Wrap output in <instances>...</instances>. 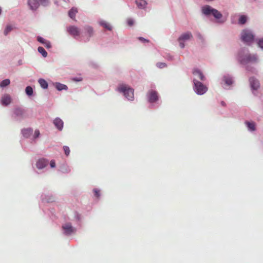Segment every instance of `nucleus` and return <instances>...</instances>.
Masks as SVG:
<instances>
[{"instance_id":"obj_39","label":"nucleus","mask_w":263,"mask_h":263,"mask_svg":"<svg viewBox=\"0 0 263 263\" xmlns=\"http://www.w3.org/2000/svg\"><path fill=\"white\" fill-rule=\"evenodd\" d=\"M63 149L64 151V154L66 157H68L70 152V150L69 147L68 146L64 145L63 146Z\"/></svg>"},{"instance_id":"obj_13","label":"nucleus","mask_w":263,"mask_h":263,"mask_svg":"<svg viewBox=\"0 0 263 263\" xmlns=\"http://www.w3.org/2000/svg\"><path fill=\"white\" fill-rule=\"evenodd\" d=\"M66 31L69 35L73 36L74 39H77L78 37L81 38V31L78 27L74 25H70L66 28Z\"/></svg>"},{"instance_id":"obj_18","label":"nucleus","mask_w":263,"mask_h":263,"mask_svg":"<svg viewBox=\"0 0 263 263\" xmlns=\"http://www.w3.org/2000/svg\"><path fill=\"white\" fill-rule=\"evenodd\" d=\"M193 74L196 78L200 79L201 81H205L206 78L203 74L202 71L198 68H194L192 70Z\"/></svg>"},{"instance_id":"obj_2","label":"nucleus","mask_w":263,"mask_h":263,"mask_svg":"<svg viewBox=\"0 0 263 263\" xmlns=\"http://www.w3.org/2000/svg\"><path fill=\"white\" fill-rule=\"evenodd\" d=\"M201 13L205 17H209L213 16L219 24H223L226 21V18L223 17L222 13L212 6L205 5L201 7Z\"/></svg>"},{"instance_id":"obj_28","label":"nucleus","mask_w":263,"mask_h":263,"mask_svg":"<svg viewBox=\"0 0 263 263\" xmlns=\"http://www.w3.org/2000/svg\"><path fill=\"white\" fill-rule=\"evenodd\" d=\"M248 19L249 17L247 15H240L238 20V24L240 25H243L247 22Z\"/></svg>"},{"instance_id":"obj_29","label":"nucleus","mask_w":263,"mask_h":263,"mask_svg":"<svg viewBox=\"0 0 263 263\" xmlns=\"http://www.w3.org/2000/svg\"><path fill=\"white\" fill-rule=\"evenodd\" d=\"M78 12V9L76 7H72L68 12V16L72 20H75L76 15Z\"/></svg>"},{"instance_id":"obj_25","label":"nucleus","mask_w":263,"mask_h":263,"mask_svg":"<svg viewBox=\"0 0 263 263\" xmlns=\"http://www.w3.org/2000/svg\"><path fill=\"white\" fill-rule=\"evenodd\" d=\"M245 124L249 131L252 132L256 130V124L254 122L246 121Z\"/></svg>"},{"instance_id":"obj_16","label":"nucleus","mask_w":263,"mask_h":263,"mask_svg":"<svg viewBox=\"0 0 263 263\" xmlns=\"http://www.w3.org/2000/svg\"><path fill=\"white\" fill-rule=\"evenodd\" d=\"M49 164V161L46 158H42L39 159L35 163L36 168L39 170H42L46 167Z\"/></svg>"},{"instance_id":"obj_23","label":"nucleus","mask_w":263,"mask_h":263,"mask_svg":"<svg viewBox=\"0 0 263 263\" xmlns=\"http://www.w3.org/2000/svg\"><path fill=\"white\" fill-rule=\"evenodd\" d=\"M59 171L62 173L68 174L70 172L71 170L67 164L64 163L59 166Z\"/></svg>"},{"instance_id":"obj_8","label":"nucleus","mask_w":263,"mask_h":263,"mask_svg":"<svg viewBox=\"0 0 263 263\" xmlns=\"http://www.w3.org/2000/svg\"><path fill=\"white\" fill-rule=\"evenodd\" d=\"M50 4L49 0H28L27 5L29 9L33 12L36 11L40 5L47 7Z\"/></svg>"},{"instance_id":"obj_26","label":"nucleus","mask_w":263,"mask_h":263,"mask_svg":"<svg viewBox=\"0 0 263 263\" xmlns=\"http://www.w3.org/2000/svg\"><path fill=\"white\" fill-rule=\"evenodd\" d=\"M135 3L137 7L141 9H145L147 5V2L146 0H136Z\"/></svg>"},{"instance_id":"obj_5","label":"nucleus","mask_w":263,"mask_h":263,"mask_svg":"<svg viewBox=\"0 0 263 263\" xmlns=\"http://www.w3.org/2000/svg\"><path fill=\"white\" fill-rule=\"evenodd\" d=\"M255 35L253 31L249 29H243L240 33V40L242 43L248 46H251L256 43Z\"/></svg>"},{"instance_id":"obj_41","label":"nucleus","mask_w":263,"mask_h":263,"mask_svg":"<svg viewBox=\"0 0 263 263\" xmlns=\"http://www.w3.org/2000/svg\"><path fill=\"white\" fill-rule=\"evenodd\" d=\"M36 40L38 42L43 45L47 40L41 36H37L36 37Z\"/></svg>"},{"instance_id":"obj_19","label":"nucleus","mask_w":263,"mask_h":263,"mask_svg":"<svg viewBox=\"0 0 263 263\" xmlns=\"http://www.w3.org/2000/svg\"><path fill=\"white\" fill-rule=\"evenodd\" d=\"M55 128L59 131L61 132L63 130L64 127V122L59 117H56L52 122Z\"/></svg>"},{"instance_id":"obj_27","label":"nucleus","mask_w":263,"mask_h":263,"mask_svg":"<svg viewBox=\"0 0 263 263\" xmlns=\"http://www.w3.org/2000/svg\"><path fill=\"white\" fill-rule=\"evenodd\" d=\"M74 218L76 221L78 226L81 227L82 222V216L77 212H74Z\"/></svg>"},{"instance_id":"obj_40","label":"nucleus","mask_w":263,"mask_h":263,"mask_svg":"<svg viewBox=\"0 0 263 263\" xmlns=\"http://www.w3.org/2000/svg\"><path fill=\"white\" fill-rule=\"evenodd\" d=\"M137 39L143 44L148 43L150 42L149 40L146 39L144 37L141 36L138 37Z\"/></svg>"},{"instance_id":"obj_37","label":"nucleus","mask_w":263,"mask_h":263,"mask_svg":"<svg viewBox=\"0 0 263 263\" xmlns=\"http://www.w3.org/2000/svg\"><path fill=\"white\" fill-rule=\"evenodd\" d=\"M13 29V28L11 25H7L4 31V34L5 35L7 36Z\"/></svg>"},{"instance_id":"obj_46","label":"nucleus","mask_w":263,"mask_h":263,"mask_svg":"<svg viewBox=\"0 0 263 263\" xmlns=\"http://www.w3.org/2000/svg\"><path fill=\"white\" fill-rule=\"evenodd\" d=\"M127 23L129 26H132L134 24V20L132 18H128L127 21Z\"/></svg>"},{"instance_id":"obj_35","label":"nucleus","mask_w":263,"mask_h":263,"mask_svg":"<svg viewBox=\"0 0 263 263\" xmlns=\"http://www.w3.org/2000/svg\"><path fill=\"white\" fill-rule=\"evenodd\" d=\"M38 52L42 54L44 58H46L48 55V53L46 50L42 46H39L37 48Z\"/></svg>"},{"instance_id":"obj_14","label":"nucleus","mask_w":263,"mask_h":263,"mask_svg":"<svg viewBox=\"0 0 263 263\" xmlns=\"http://www.w3.org/2000/svg\"><path fill=\"white\" fill-rule=\"evenodd\" d=\"M249 53L248 49L246 48H241L238 51L237 53V60L241 64L243 65Z\"/></svg>"},{"instance_id":"obj_10","label":"nucleus","mask_w":263,"mask_h":263,"mask_svg":"<svg viewBox=\"0 0 263 263\" xmlns=\"http://www.w3.org/2000/svg\"><path fill=\"white\" fill-rule=\"evenodd\" d=\"M147 102L150 104L149 107L153 108L155 105L154 103H156L159 100L160 97L158 92L154 90H149L146 94Z\"/></svg>"},{"instance_id":"obj_20","label":"nucleus","mask_w":263,"mask_h":263,"mask_svg":"<svg viewBox=\"0 0 263 263\" xmlns=\"http://www.w3.org/2000/svg\"><path fill=\"white\" fill-rule=\"evenodd\" d=\"M222 81L227 86H231L234 83L233 77L229 73H226L222 76Z\"/></svg>"},{"instance_id":"obj_7","label":"nucleus","mask_w":263,"mask_h":263,"mask_svg":"<svg viewBox=\"0 0 263 263\" xmlns=\"http://www.w3.org/2000/svg\"><path fill=\"white\" fill-rule=\"evenodd\" d=\"M61 231L64 236L69 237L75 234L77 229L73 227L70 222H66L62 224Z\"/></svg>"},{"instance_id":"obj_34","label":"nucleus","mask_w":263,"mask_h":263,"mask_svg":"<svg viewBox=\"0 0 263 263\" xmlns=\"http://www.w3.org/2000/svg\"><path fill=\"white\" fill-rule=\"evenodd\" d=\"M25 91L26 95L29 97L34 95V90L31 86H26Z\"/></svg>"},{"instance_id":"obj_42","label":"nucleus","mask_w":263,"mask_h":263,"mask_svg":"<svg viewBox=\"0 0 263 263\" xmlns=\"http://www.w3.org/2000/svg\"><path fill=\"white\" fill-rule=\"evenodd\" d=\"M156 66L158 68L162 69L167 66V64L164 62H158L156 64Z\"/></svg>"},{"instance_id":"obj_38","label":"nucleus","mask_w":263,"mask_h":263,"mask_svg":"<svg viewBox=\"0 0 263 263\" xmlns=\"http://www.w3.org/2000/svg\"><path fill=\"white\" fill-rule=\"evenodd\" d=\"M92 191L94 194V196L97 199H99L101 196L100 190L97 188H94Z\"/></svg>"},{"instance_id":"obj_15","label":"nucleus","mask_w":263,"mask_h":263,"mask_svg":"<svg viewBox=\"0 0 263 263\" xmlns=\"http://www.w3.org/2000/svg\"><path fill=\"white\" fill-rule=\"evenodd\" d=\"M12 99L10 95L4 93L1 97L0 103L3 106H8L12 102Z\"/></svg>"},{"instance_id":"obj_17","label":"nucleus","mask_w":263,"mask_h":263,"mask_svg":"<svg viewBox=\"0 0 263 263\" xmlns=\"http://www.w3.org/2000/svg\"><path fill=\"white\" fill-rule=\"evenodd\" d=\"M258 62V56L256 54H251L250 53L248 54L243 65H246L249 63H255Z\"/></svg>"},{"instance_id":"obj_51","label":"nucleus","mask_w":263,"mask_h":263,"mask_svg":"<svg viewBox=\"0 0 263 263\" xmlns=\"http://www.w3.org/2000/svg\"><path fill=\"white\" fill-rule=\"evenodd\" d=\"M54 4H55V5H58V2H54Z\"/></svg>"},{"instance_id":"obj_31","label":"nucleus","mask_w":263,"mask_h":263,"mask_svg":"<svg viewBox=\"0 0 263 263\" xmlns=\"http://www.w3.org/2000/svg\"><path fill=\"white\" fill-rule=\"evenodd\" d=\"M88 66L93 69H98L100 68V65L98 62L93 60H90L87 62Z\"/></svg>"},{"instance_id":"obj_50","label":"nucleus","mask_w":263,"mask_h":263,"mask_svg":"<svg viewBox=\"0 0 263 263\" xmlns=\"http://www.w3.org/2000/svg\"><path fill=\"white\" fill-rule=\"evenodd\" d=\"M2 12V8L0 7V15H1Z\"/></svg>"},{"instance_id":"obj_30","label":"nucleus","mask_w":263,"mask_h":263,"mask_svg":"<svg viewBox=\"0 0 263 263\" xmlns=\"http://www.w3.org/2000/svg\"><path fill=\"white\" fill-rule=\"evenodd\" d=\"M38 82L43 89H47L48 88L49 85L47 81L43 78H40L38 80Z\"/></svg>"},{"instance_id":"obj_12","label":"nucleus","mask_w":263,"mask_h":263,"mask_svg":"<svg viewBox=\"0 0 263 263\" xmlns=\"http://www.w3.org/2000/svg\"><path fill=\"white\" fill-rule=\"evenodd\" d=\"M193 38L192 33L190 31H186L182 33L178 38L179 46L181 49L185 47L184 42L190 40Z\"/></svg>"},{"instance_id":"obj_33","label":"nucleus","mask_w":263,"mask_h":263,"mask_svg":"<svg viewBox=\"0 0 263 263\" xmlns=\"http://www.w3.org/2000/svg\"><path fill=\"white\" fill-rule=\"evenodd\" d=\"M41 136L40 132L39 129H36L34 130V134L33 135L32 138H31V142L32 143H35L36 142V140L39 138Z\"/></svg>"},{"instance_id":"obj_48","label":"nucleus","mask_w":263,"mask_h":263,"mask_svg":"<svg viewBox=\"0 0 263 263\" xmlns=\"http://www.w3.org/2000/svg\"><path fill=\"white\" fill-rule=\"evenodd\" d=\"M196 35H197V38L198 39L201 40L202 42L203 41V40H204L203 36H202V35L200 32H197L196 33Z\"/></svg>"},{"instance_id":"obj_1","label":"nucleus","mask_w":263,"mask_h":263,"mask_svg":"<svg viewBox=\"0 0 263 263\" xmlns=\"http://www.w3.org/2000/svg\"><path fill=\"white\" fill-rule=\"evenodd\" d=\"M55 201V196L47 189H44L43 192L41 196V202L39 203V207L45 214L50 217L54 216V210L53 209L48 207L47 204L54 202Z\"/></svg>"},{"instance_id":"obj_4","label":"nucleus","mask_w":263,"mask_h":263,"mask_svg":"<svg viewBox=\"0 0 263 263\" xmlns=\"http://www.w3.org/2000/svg\"><path fill=\"white\" fill-rule=\"evenodd\" d=\"M116 91L122 93L128 101H133L134 99V90L128 85L124 83H120L118 85Z\"/></svg>"},{"instance_id":"obj_3","label":"nucleus","mask_w":263,"mask_h":263,"mask_svg":"<svg viewBox=\"0 0 263 263\" xmlns=\"http://www.w3.org/2000/svg\"><path fill=\"white\" fill-rule=\"evenodd\" d=\"M11 117L14 121L21 123L30 117L29 108L23 105L15 106L13 109Z\"/></svg>"},{"instance_id":"obj_22","label":"nucleus","mask_w":263,"mask_h":263,"mask_svg":"<svg viewBox=\"0 0 263 263\" xmlns=\"http://www.w3.org/2000/svg\"><path fill=\"white\" fill-rule=\"evenodd\" d=\"M53 85L55 87V88L59 91H61L63 90H67L68 88V86L64 84L61 83L60 82H54L53 83Z\"/></svg>"},{"instance_id":"obj_36","label":"nucleus","mask_w":263,"mask_h":263,"mask_svg":"<svg viewBox=\"0 0 263 263\" xmlns=\"http://www.w3.org/2000/svg\"><path fill=\"white\" fill-rule=\"evenodd\" d=\"M256 43L257 46L263 50V37L256 38Z\"/></svg>"},{"instance_id":"obj_9","label":"nucleus","mask_w":263,"mask_h":263,"mask_svg":"<svg viewBox=\"0 0 263 263\" xmlns=\"http://www.w3.org/2000/svg\"><path fill=\"white\" fill-rule=\"evenodd\" d=\"M93 34V28L89 25H85L81 30V35L80 41L87 43L89 41L91 37Z\"/></svg>"},{"instance_id":"obj_49","label":"nucleus","mask_w":263,"mask_h":263,"mask_svg":"<svg viewBox=\"0 0 263 263\" xmlns=\"http://www.w3.org/2000/svg\"><path fill=\"white\" fill-rule=\"evenodd\" d=\"M220 104H221V106H224V107L226 106V102H225L224 101H221L220 102Z\"/></svg>"},{"instance_id":"obj_11","label":"nucleus","mask_w":263,"mask_h":263,"mask_svg":"<svg viewBox=\"0 0 263 263\" xmlns=\"http://www.w3.org/2000/svg\"><path fill=\"white\" fill-rule=\"evenodd\" d=\"M249 85L252 93L256 96V92L260 87L259 81L255 77H250L249 79Z\"/></svg>"},{"instance_id":"obj_24","label":"nucleus","mask_w":263,"mask_h":263,"mask_svg":"<svg viewBox=\"0 0 263 263\" xmlns=\"http://www.w3.org/2000/svg\"><path fill=\"white\" fill-rule=\"evenodd\" d=\"M98 23L100 26L103 27L105 29L107 30L111 31L112 29V27L110 25V24L106 22L105 21H104L103 20H100L98 22Z\"/></svg>"},{"instance_id":"obj_43","label":"nucleus","mask_w":263,"mask_h":263,"mask_svg":"<svg viewBox=\"0 0 263 263\" xmlns=\"http://www.w3.org/2000/svg\"><path fill=\"white\" fill-rule=\"evenodd\" d=\"M43 45H44L45 47L48 49H50L52 47V45L50 42L48 40H46V41L45 42Z\"/></svg>"},{"instance_id":"obj_21","label":"nucleus","mask_w":263,"mask_h":263,"mask_svg":"<svg viewBox=\"0 0 263 263\" xmlns=\"http://www.w3.org/2000/svg\"><path fill=\"white\" fill-rule=\"evenodd\" d=\"M33 128L31 127L24 128L21 130V134L25 138H29L33 134Z\"/></svg>"},{"instance_id":"obj_32","label":"nucleus","mask_w":263,"mask_h":263,"mask_svg":"<svg viewBox=\"0 0 263 263\" xmlns=\"http://www.w3.org/2000/svg\"><path fill=\"white\" fill-rule=\"evenodd\" d=\"M10 83L11 81L9 79H5L1 82L0 87L2 89H4L9 86Z\"/></svg>"},{"instance_id":"obj_45","label":"nucleus","mask_w":263,"mask_h":263,"mask_svg":"<svg viewBox=\"0 0 263 263\" xmlns=\"http://www.w3.org/2000/svg\"><path fill=\"white\" fill-rule=\"evenodd\" d=\"M164 57L168 61H172L174 60V57L170 53L166 54Z\"/></svg>"},{"instance_id":"obj_44","label":"nucleus","mask_w":263,"mask_h":263,"mask_svg":"<svg viewBox=\"0 0 263 263\" xmlns=\"http://www.w3.org/2000/svg\"><path fill=\"white\" fill-rule=\"evenodd\" d=\"M71 80L76 82H79L82 81L83 78L81 77H74L71 78Z\"/></svg>"},{"instance_id":"obj_47","label":"nucleus","mask_w":263,"mask_h":263,"mask_svg":"<svg viewBox=\"0 0 263 263\" xmlns=\"http://www.w3.org/2000/svg\"><path fill=\"white\" fill-rule=\"evenodd\" d=\"M49 164L51 168H55L56 166V163L54 160H51L49 163Z\"/></svg>"},{"instance_id":"obj_6","label":"nucleus","mask_w":263,"mask_h":263,"mask_svg":"<svg viewBox=\"0 0 263 263\" xmlns=\"http://www.w3.org/2000/svg\"><path fill=\"white\" fill-rule=\"evenodd\" d=\"M193 90L197 95H203L208 91V87L202 82L197 80L196 79H193Z\"/></svg>"}]
</instances>
